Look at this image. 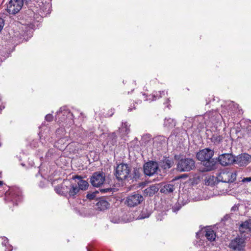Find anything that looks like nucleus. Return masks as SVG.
<instances>
[{"label":"nucleus","instance_id":"dca6fc26","mask_svg":"<svg viewBox=\"0 0 251 251\" xmlns=\"http://www.w3.org/2000/svg\"><path fill=\"white\" fill-rule=\"evenodd\" d=\"M217 159L215 160L211 158L203 161L202 164L204 167V171L208 172L216 169L217 166Z\"/></svg>","mask_w":251,"mask_h":251},{"label":"nucleus","instance_id":"2f4dec72","mask_svg":"<svg viewBox=\"0 0 251 251\" xmlns=\"http://www.w3.org/2000/svg\"><path fill=\"white\" fill-rule=\"evenodd\" d=\"M228 109L230 110V111L236 112L238 108V105L236 104H235L233 101H230L228 104Z\"/></svg>","mask_w":251,"mask_h":251},{"label":"nucleus","instance_id":"6e6552de","mask_svg":"<svg viewBox=\"0 0 251 251\" xmlns=\"http://www.w3.org/2000/svg\"><path fill=\"white\" fill-rule=\"evenodd\" d=\"M143 201L144 197L142 195L134 192L126 198L125 204L128 207H134L140 204Z\"/></svg>","mask_w":251,"mask_h":251},{"label":"nucleus","instance_id":"a19ab883","mask_svg":"<svg viewBox=\"0 0 251 251\" xmlns=\"http://www.w3.org/2000/svg\"><path fill=\"white\" fill-rule=\"evenodd\" d=\"M180 208V206L179 205H176L174 206L172 208V210L173 212H177Z\"/></svg>","mask_w":251,"mask_h":251},{"label":"nucleus","instance_id":"3c124183","mask_svg":"<svg viewBox=\"0 0 251 251\" xmlns=\"http://www.w3.org/2000/svg\"><path fill=\"white\" fill-rule=\"evenodd\" d=\"M143 95L145 97V98L146 97V95L145 94H143Z\"/></svg>","mask_w":251,"mask_h":251},{"label":"nucleus","instance_id":"8fccbe9b","mask_svg":"<svg viewBox=\"0 0 251 251\" xmlns=\"http://www.w3.org/2000/svg\"><path fill=\"white\" fill-rule=\"evenodd\" d=\"M41 142L43 144V142L42 141L43 139L42 138H40Z\"/></svg>","mask_w":251,"mask_h":251},{"label":"nucleus","instance_id":"f704fd0d","mask_svg":"<svg viewBox=\"0 0 251 251\" xmlns=\"http://www.w3.org/2000/svg\"><path fill=\"white\" fill-rule=\"evenodd\" d=\"M110 221L111 222L115 223V224H118L121 222L120 219L118 217L111 218Z\"/></svg>","mask_w":251,"mask_h":251},{"label":"nucleus","instance_id":"393cba45","mask_svg":"<svg viewBox=\"0 0 251 251\" xmlns=\"http://www.w3.org/2000/svg\"><path fill=\"white\" fill-rule=\"evenodd\" d=\"M175 190L174 185L172 184H167L160 189V192L164 194L172 193Z\"/></svg>","mask_w":251,"mask_h":251},{"label":"nucleus","instance_id":"cd10ccee","mask_svg":"<svg viewBox=\"0 0 251 251\" xmlns=\"http://www.w3.org/2000/svg\"><path fill=\"white\" fill-rule=\"evenodd\" d=\"M176 126V121L174 119L169 118L164 119V126L168 128H173Z\"/></svg>","mask_w":251,"mask_h":251},{"label":"nucleus","instance_id":"0eeeda50","mask_svg":"<svg viewBox=\"0 0 251 251\" xmlns=\"http://www.w3.org/2000/svg\"><path fill=\"white\" fill-rule=\"evenodd\" d=\"M237 174L235 172L228 171H222L216 176L218 181L225 183L233 182L236 178Z\"/></svg>","mask_w":251,"mask_h":251},{"label":"nucleus","instance_id":"49530a36","mask_svg":"<svg viewBox=\"0 0 251 251\" xmlns=\"http://www.w3.org/2000/svg\"><path fill=\"white\" fill-rule=\"evenodd\" d=\"M133 109H135V107H132L131 106L130 107H129L128 109V111H131Z\"/></svg>","mask_w":251,"mask_h":251},{"label":"nucleus","instance_id":"6ab92c4d","mask_svg":"<svg viewBox=\"0 0 251 251\" xmlns=\"http://www.w3.org/2000/svg\"><path fill=\"white\" fill-rule=\"evenodd\" d=\"M51 12V4L50 3L43 4L39 9V13L41 17H46Z\"/></svg>","mask_w":251,"mask_h":251},{"label":"nucleus","instance_id":"f03ea898","mask_svg":"<svg viewBox=\"0 0 251 251\" xmlns=\"http://www.w3.org/2000/svg\"><path fill=\"white\" fill-rule=\"evenodd\" d=\"M22 200V191L18 187L10 188L5 193V201L6 202H11L13 205H17Z\"/></svg>","mask_w":251,"mask_h":251},{"label":"nucleus","instance_id":"ea45409f","mask_svg":"<svg viewBox=\"0 0 251 251\" xmlns=\"http://www.w3.org/2000/svg\"><path fill=\"white\" fill-rule=\"evenodd\" d=\"M242 181L244 183L249 182L251 181V177H244Z\"/></svg>","mask_w":251,"mask_h":251},{"label":"nucleus","instance_id":"9d476101","mask_svg":"<svg viewBox=\"0 0 251 251\" xmlns=\"http://www.w3.org/2000/svg\"><path fill=\"white\" fill-rule=\"evenodd\" d=\"M23 5V0H10L7 6V11L10 14L17 13Z\"/></svg>","mask_w":251,"mask_h":251},{"label":"nucleus","instance_id":"603ef678","mask_svg":"<svg viewBox=\"0 0 251 251\" xmlns=\"http://www.w3.org/2000/svg\"><path fill=\"white\" fill-rule=\"evenodd\" d=\"M1 177V173H0V177Z\"/></svg>","mask_w":251,"mask_h":251},{"label":"nucleus","instance_id":"f257e3e1","mask_svg":"<svg viewBox=\"0 0 251 251\" xmlns=\"http://www.w3.org/2000/svg\"><path fill=\"white\" fill-rule=\"evenodd\" d=\"M203 119L204 123L209 127H214L217 128L220 126L222 120L225 122L223 116L216 111H210L204 114Z\"/></svg>","mask_w":251,"mask_h":251},{"label":"nucleus","instance_id":"20e7f679","mask_svg":"<svg viewBox=\"0 0 251 251\" xmlns=\"http://www.w3.org/2000/svg\"><path fill=\"white\" fill-rule=\"evenodd\" d=\"M245 235H238L230 240L228 247L233 251H244L246 246Z\"/></svg>","mask_w":251,"mask_h":251},{"label":"nucleus","instance_id":"9b49d317","mask_svg":"<svg viewBox=\"0 0 251 251\" xmlns=\"http://www.w3.org/2000/svg\"><path fill=\"white\" fill-rule=\"evenodd\" d=\"M158 169V164L155 161H149L144 165V172L146 175L151 176L155 174Z\"/></svg>","mask_w":251,"mask_h":251},{"label":"nucleus","instance_id":"a18cd8bd","mask_svg":"<svg viewBox=\"0 0 251 251\" xmlns=\"http://www.w3.org/2000/svg\"><path fill=\"white\" fill-rule=\"evenodd\" d=\"M3 181H0V191L2 188Z\"/></svg>","mask_w":251,"mask_h":251},{"label":"nucleus","instance_id":"a878e982","mask_svg":"<svg viewBox=\"0 0 251 251\" xmlns=\"http://www.w3.org/2000/svg\"><path fill=\"white\" fill-rule=\"evenodd\" d=\"M205 236L208 240L210 241H213L215 240L216 234L211 228H206L205 230Z\"/></svg>","mask_w":251,"mask_h":251},{"label":"nucleus","instance_id":"1a4fd4ad","mask_svg":"<svg viewBox=\"0 0 251 251\" xmlns=\"http://www.w3.org/2000/svg\"><path fill=\"white\" fill-rule=\"evenodd\" d=\"M105 180V175L103 172H97L93 173L90 178L92 186L96 187L101 186Z\"/></svg>","mask_w":251,"mask_h":251},{"label":"nucleus","instance_id":"5701e85b","mask_svg":"<svg viewBox=\"0 0 251 251\" xmlns=\"http://www.w3.org/2000/svg\"><path fill=\"white\" fill-rule=\"evenodd\" d=\"M159 188L157 185H152L144 190V194L149 197L153 196L158 192Z\"/></svg>","mask_w":251,"mask_h":251},{"label":"nucleus","instance_id":"b1692460","mask_svg":"<svg viewBox=\"0 0 251 251\" xmlns=\"http://www.w3.org/2000/svg\"><path fill=\"white\" fill-rule=\"evenodd\" d=\"M167 94L168 92H165V91H159L158 92H155V94L150 95L149 96V98H147L145 100L147 101L156 100L161 98L163 96H165V95H167Z\"/></svg>","mask_w":251,"mask_h":251},{"label":"nucleus","instance_id":"f3484780","mask_svg":"<svg viewBox=\"0 0 251 251\" xmlns=\"http://www.w3.org/2000/svg\"><path fill=\"white\" fill-rule=\"evenodd\" d=\"M79 191L76 184L71 183L68 185L67 196L69 198H75Z\"/></svg>","mask_w":251,"mask_h":251},{"label":"nucleus","instance_id":"473e14b6","mask_svg":"<svg viewBox=\"0 0 251 251\" xmlns=\"http://www.w3.org/2000/svg\"><path fill=\"white\" fill-rule=\"evenodd\" d=\"M173 164V161L170 159H166L164 162V167L165 169L171 168Z\"/></svg>","mask_w":251,"mask_h":251},{"label":"nucleus","instance_id":"c756f323","mask_svg":"<svg viewBox=\"0 0 251 251\" xmlns=\"http://www.w3.org/2000/svg\"><path fill=\"white\" fill-rule=\"evenodd\" d=\"M151 214V212L150 211L148 210L147 209H143L141 214L139 216V219H143L145 218H147L150 217Z\"/></svg>","mask_w":251,"mask_h":251},{"label":"nucleus","instance_id":"bb28decb","mask_svg":"<svg viewBox=\"0 0 251 251\" xmlns=\"http://www.w3.org/2000/svg\"><path fill=\"white\" fill-rule=\"evenodd\" d=\"M223 138L222 136L220 135L218 133H215L212 135L210 138V140L214 144L218 145L222 141Z\"/></svg>","mask_w":251,"mask_h":251},{"label":"nucleus","instance_id":"39448f33","mask_svg":"<svg viewBox=\"0 0 251 251\" xmlns=\"http://www.w3.org/2000/svg\"><path fill=\"white\" fill-rule=\"evenodd\" d=\"M195 168V161L191 158H182L178 160L176 169L180 172H189Z\"/></svg>","mask_w":251,"mask_h":251},{"label":"nucleus","instance_id":"c03bdc74","mask_svg":"<svg viewBox=\"0 0 251 251\" xmlns=\"http://www.w3.org/2000/svg\"><path fill=\"white\" fill-rule=\"evenodd\" d=\"M238 209V207L237 205L235 204L234 206H233L231 208V211H237Z\"/></svg>","mask_w":251,"mask_h":251},{"label":"nucleus","instance_id":"7c9ffc66","mask_svg":"<svg viewBox=\"0 0 251 251\" xmlns=\"http://www.w3.org/2000/svg\"><path fill=\"white\" fill-rule=\"evenodd\" d=\"M3 241L2 242V245L3 246L6 247V251H12V246L8 244V239L6 237L2 238Z\"/></svg>","mask_w":251,"mask_h":251},{"label":"nucleus","instance_id":"f8f14e48","mask_svg":"<svg viewBox=\"0 0 251 251\" xmlns=\"http://www.w3.org/2000/svg\"><path fill=\"white\" fill-rule=\"evenodd\" d=\"M217 160L223 166L230 165L235 162V157L231 153H223L219 156Z\"/></svg>","mask_w":251,"mask_h":251},{"label":"nucleus","instance_id":"09e8293b","mask_svg":"<svg viewBox=\"0 0 251 251\" xmlns=\"http://www.w3.org/2000/svg\"><path fill=\"white\" fill-rule=\"evenodd\" d=\"M4 108V106H3L2 108L0 107V112L2 110V109Z\"/></svg>","mask_w":251,"mask_h":251},{"label":"nucleus","instance_id":"37998d69","mask_svg":"<svg viewBox=\"0 0 251 251\" xmlns=\"http://www.w3.org/2000/svg\"><path fill=\"white\" fill-rule=\"evenodd\" d=\"M100 191L103 193H104L111 191V189H110V188L101 189H100Z\"/></svg>","mask_w":251,"mask_h":251},{"label":"nucleus","instance_id":"2eb2a0df","mask_svg":"<svg viewBox=\"0 0 251 251\" xmlns=\"http://www.w3.org/2000/svg\"><path fill=\"white\" fill-rule=\"evenodd\" d=\"M251 158V156L247 153L241 154L235 157L234 163L240 166H243L247 164Z\"/></svg>","mask_w":251,"mask_h":251},{"label":"nucleus","instance_id":"a211bd4d","mask_svg":"<svg viewBox=\"0 0 251 251\" xmlns=\"http://www.w3.org/2000/svg\"><path fill=\"white\" fill-rule=\"evenodd\" d=\"M74 179H77V185L78 186V188L80 190H86L89 184L88 182L82 179V177L78 176H75V177H73Z\"/></svg>","mask_w":251,"mask_h":251},{"label":"nucleus","instance_id":"e433bc0d","mask_svg":"<svg viewBox=\"0 0 251 251\" xmlns=\"http://www.w3.org/2000/svg\"><path fill=\"white\" fill-rule=\"evenodd\" d=\"M53 118V116L51 114H47L45 117V120L48 122H51L52 121Z\"/></svg>","mask_w":251,"mask_h":251},{"label":"nucleus","instance_id":"4be33fe9","mask_svg":"<svg viewBox=\"0 0 251 251\" xmlns=\"http://www.w3.org/2000/svg\"><path fill=\"white\" fill-rule=\"evenodd\" d=\"M68 185L62 184L58 185L54 188L55 191L58 194L67 196Z\"/></svg>","mask_w":251,"mask_h":251},{"label":"nucleus","instance_id":"de8ad7c7","mask_svg":"<svg viewBox=\"0 0 251 251\" xmlns=\"http://www.w3.org/2000/svg\"><path fill=\"white\" fill-rule=\"evenodd\" d=\"M111 136H113V137H116V134H115V133L113 132L111 134Z\"/></svg>","mask_w":251,"mask_h":251},{"label":"nucleus","instance_id":"7ed1b4c3","mask_svg":"<svg viewBox=\"0 0 251 251\" xmlns=\"http://www.w3.org/2000/svg\"><path fill=\"white\" fill-rule=\"evenodd\" d=\"M76 112L81 114V113H79L76 111H75L72 113L66 106H63L61 107L57 112L55 119H58L59 122H64L65 120H68L69 122L72 123L73 122V119L75 117V113Z\"/></svg>","mask_w":251,"mask_h":251},{"label":"nucleus","instance_id":"aec40b11","mask_svg":"<svg viewBox=\"0 0 251 251\" xmlns=\"http://www.w3.org/2000/svg\"><path fill=\"white\" fill-rule=\"evenodd\" d=\"M130 126L127 122H122V126L119 128V132L122 137L126 136L129 133Z\"/></svg>","mask_w":251,"mask_h":251},{"label":"nucleus","instance_id":"423d86ee","mask_svg":"<svg viewBox=\"0 0 251 251\" xmlns=\"http://www.w3.org/2000/svg\"><path fill=\"white\" fill-rule=\"evenodd\" d=\"M130 172L131 168L127 164L121 163L117 165L115 175L118 180H124L128 179Z\"/></svg>","mask_w":251,"mask_h":251},{"label":"nucleus","instance_id":"72a5a7b5","mask_svg":"<svg viewBox=\"0 0 251 251\" xmlns=\"http://www.w3.org/2000/svg\"><path fill=\"white\" fill-rule=\"evenodd\" d=\"M214 177L213 176L209 177L205 182L207 185H212L214 184Z\"/></svg>","mask_w":251,"mask_h":251},{"label":"nucleus","instance_id":"c85d7f7f","mask_svg":"<svg viewBox=\"0 0 251 251\" xmlns=\"http://www.w3.org/2000/svg\"><path fill=\"white\" fill-rule=\"evenodd\" d=\"M140 172L138 169H134L133 172L132 174L129 173V176L128 178H130V180H136L140 177Z\"/></svg>","mask_w":251,"mask_h":251},{"label":"nucleus","instance_id":"412c9836","mask_svg":"<svg viewBox=\"0 0 251 251\" xmlns=\"http://www.w3.org/2000/svg\"><path fill=\"white\" fill-rule=\"evenodd\" d=\"M96 205L98 209L102 211L106 210L109 207V203L103 198H100L97 202Z\"/></svg>","mask_w":251,"mask_h":251},{"label":"nucleus","instance_id":"ddd939ff","mask_svg":"<svg viewBox=\"0 0 251 251\" xmlns=\"http://www.w3.org/2000/svg\"><path fill=\"white\" fill-rule=\"evenodd\" d=\"M214 155V151L208 148L200 151L197 154V157L199 160L203 162L206 160L212 158Z\"/></svg>","mask_w":251,"mask_h":251},{"label":"nucleus","instance_id":"4468645a","mask_svg":"<svg viewBox=\"0 0 251 251\" xmlns=\"http://www.w3.org/2000/svg\"><path fill=\"white\" fill-rule=\"evenodd\" d=\"M239 231L240 234L244 235L245 233H249L251 232V219H248L241 223L239 227Z\"/></svg>","mask_w":251,"mask_h":251},{"label":"nucleus","instance_id":"79ce46f5","mask_svg":"<svg viewBox=\"0 0 251 251\" xmlns=\"http://www.w3.org/2000/svg\"><path fill=\"white\" fill-rule=\"evenodd\" d=\"M170 102V100L169 99H167L166 102L164 103L165 105H166V106L169 109L170 108L171 105L169 104V102Z\"/></svg>","mask_w":251,"mask_h":251},{"label":"nucleus","instance_id":"58836bf2","mask_svg":"<svg viewBox=\"0 0 251 251\" xmlns=\"http://www.w3.org/2000/svg\"><path fill=\"white\" fill-rule=\"evenodd\" d=\"M66 141V138H61L60 139H59L58 140V142L56 143L55 144V147H57V143H64V142H65Z\"/></svg>","mask_w":251,"mask_h":251},{"label":"nucleus","instance_id":"4c0bfd02","mask_svg":"<svg viewBox=\"0 0 251 251\" xmlns=\"http://www.w3.org/2000/svg\"><path fill=\"white\" fill-rule=\"evenodd\" d=\"M4 20L2 18H0V32L2 29V28H3V26H4Z\"/></svg>","mask_w":251,"mask_h":251},{"label":"nucleus","instance_id":"c9c22d12","mask_svg":"<svg viewBox=\"0 0 251 251\" xmlns=\"http://www.w3.org/2000/svg\"><path fill=\"white\" fill-rule=\"evenodd\" d=\"M96 193L97 192L88 194L86 196V197L88 199L93 200L95 198L96 195Z\"/></svg>","mask_w":251,"mask_h":251}]
</instances>
